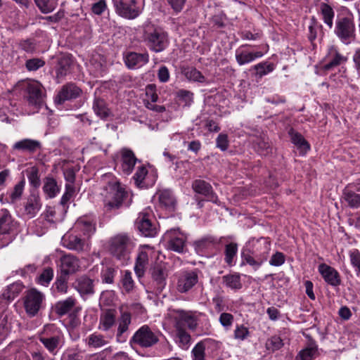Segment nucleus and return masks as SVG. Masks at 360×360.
I'll list each match as a JSON object with an SVG mask.
<instances>
[{"label":"nucleus","mask_w":360,"mask_h":360,"mask_svg":"<svg viewBox=\"0 0 360 360\" xmlns=\"http://www.w3.org/2000/svg\"><path fill=\"white\" fill-rule=\"evenodd\" d=\"M133 246V243L129 236L120 234L110 239L109 251L117 259L126 261L129 258Z\"/></svg>","instance_id":"1"},{"label":"nucleus","mask_w":360,"mask_h":360,"mask_svg":"<svg viewBox=\"0 0 360 360\" xmlns=\"http://www.w3.org/2000/svg\"><path fill=\"white\" fill-rule=\"evenodd\" d=\"M22 300L26 314L34 317L44 308L45 295L36 288H31L25 292Z\"/></svg>","instance_id":"2"},{"label":"nucleus","mask_w":360,"mask_h":360,"mask_svg":"<svg viewBox=\"0 0 360 360\" xmlns=\"http://www.w3.org/2000/svg\"><path fill=\"white\" fill-rule=\"evenodd\" d=\"M144 41L148 48L156 53L164 51L169 43L167 34L160 28L146 31Z\"/></svg>","instance_id":"3"},{"label":"nucleus","mask_w":360,"mask_h":360,"mask_svg":"<svg viewBox=\"0 0 360 360\" xmlns=\"http://www.w3.org/2000/svg\"><path fill=\"white\" fill-rule=\"evenodd\" d=\"M128 197V193L119 182L110 186L108 196L105 200L104 207L107 212L121 207L124 200Z\"/></svg>","instance_id":"4"},{"label":"nucleus","mask_w":360,"mask_h":360,"mask_svg":"<svg viewBox=\"0 0 360 360\" xmlns=\"http://www.w3.org/2000/svg\"><path fill=\"white\" fill-rule=\"evenodd\" d=\"M335 33L346 44L354 40L356 34L353 19L349 17L338 18L335 22Z\"/></svg>","instance_id":"5"},{"label":"nucleus","mask_w":360,"mask_h":360,"mask_svg":"<svg viewBox=\"0 0 360 360\" xmlns=\"http://www.w3.org/2000/svg\"><path fill=\"white\" fill-rule=\"evenodd\" d=\"M158 341V335L153 332L148 325H143L135 332L130 340V343L148 348L157 344Z\"/></svg>","instance_id":"6"},{"label":"nucleus","mask_w":360,"mask_h":360,"mask_svg":"<svg viewBox=\"0 0 360 360\" xmlns=\"http://www.w3.org/2000/svg\"><path fill=\"white\" fill-rule=\"evenodd\" d=\"M116 13L127 19H134L141 12L136 0H112Z\"/></svg>","instance_id":"7"},{"label":"nucleus","mask_w":360,"mask_h":360,"mask_svg":"<svg viewBox=\"0 0 360 360\" xmlns=\"http://www.w3.org/2000/svg\"><path fill=\"white\" fill-rule=\"evenodd\" d=\"M163 239L167 242L169 250L179 253L184 252L186 238L179 229H172L166 231Z\"/></svg>","instance_id":"8"},{"label":"nucleus","mask_w":360,"mask_h":360,"mask_svg":"<svg viewBox=\"0 0 360 360\" xmlns=\"http://www.w3.org/2000/svg\"><path fill=\"white\" fill-rule=\"evenodd\" d=\"M198 282V275L195 271H184L177 276L176 290L181 293H186Z\"/></svg>","instance_id":"9"},{"label":"nucleus","mask_w":360,"mask_h":360,"mask_svg":"<svg viewBox=\"0 0 360 360\" xmlns=\"http://www.w3.org/2000/svg\"><path fill=\"white\" fill-rule=\"evenodd\" d=\"M82 94V90L75 83L69 82L63 85L58 93L55 102L57 104H63L66 101H70L79 98Z\"/></svg>","instance_id":"10"},{"label":"nucleus","mask_w":360,"mask_h":360,"mask_svg":"<svg viewBox=\"0 0 360 360\" xmlns=\"http://www.w3.org/2000/svg\"><path fill=\"white\" fill-rule=\"evenodd\" d=\"M80 264L79 259L71 255H64L60 258V274L69 276L79 270Z\"/></svg>","instance_id":"11"},{"label":"nucleus","mask_w":360,"mask_h":360,"mask_svg":"<svg viewBox=\"0 0 360 360\" xmlns=\"http://www.w3.org/2000/svg\"><path fill=\"white\" fill-rule=\"evenodd\" d=\"M136 226L138 230L145 237H154L157 233L155 226L149 219V215L145 213H140L136 220Z\"/></svg>","instance_id":"12"},{"label":"nucleus","mask_w":360,"mask_h":360,"mask_svg":"<svg viewBox=\"0 0 360 360\" xmlns=\"http://www.w3.org/2000/svg\"><path fill=\"white\" fill-rule=\"evenodd\" d=\"M72 287L82 297L91 295L94 293V281L86 275L77 277L72 283Z\"/></svg>","instance_id":"13"},{"label":"nucleus","mask_w":360,"mask_h":360,"mask_svg":"<svg viewBox=\"0 0 360 360\" xmlns=\"http://www.w3.org/2000/svg\"><path fill=\"white\" fill-rule=\"evenodd\" d=\"M27 101L30 105L39 107L43 103V86L38 82L29 83L26 88Z\"/></svg>","instance_id":"14"},{"label":"nucleus","mask_w":360,"mask_h":360,"mask_svg":"<svg viewBox=\"0 0 360 360\" xmlns=\"http://www.w3.org/2000/svg\"><path fill=\"white\" fill-rule=\"evenodd\" d=\"M121 169L124 174H130L138 161L134 153L129 148H123L120 150Z\"/></svg>","instance_id":"15"},{"label":"nucleus","mask_w":360,"mask_h":360,"mask_svg":"<svg viewBox=\"0 0 360 360\" xmlns=\"http://www.w3.org/2000/svg\"><path fill=\"white\" fill-rule=\"evenodd\" d=\"M319 272L328 284L334 287L340 285V276L333 267L323 263L319 266Z\"/></svg>","instance_id":"16"},{"label":"nucleus","mask_w":360,"mask_h":360,"mask_svg":"<svg viewBox=\"0 0 360 360\" xmlns=\"http://www.w3.org/2000/svg\"><path fill=\"white\" fill-rule=\"evenodd\" d=\"M117 311L115 309H101L98 328L103 331H108L116 323Z\"/></svg>","instance_id":"17"},{"label":"nucleus","mask_w":360,"mask_h":360,"mask_svg":"<svg viewBox=\"0 0 360 360\" xmlns=\"http://www.w3.org/2000/svg\"><path fill=\"white\" fill-rule=\"evenodd\" d=\"M192 188L195 193L205 196L208 201L217 203L218 198L213 192L212 188L209 183L204 180L197 179L193 182Z\"/></svg>","instance_id":"18"},{"label":"nucleus","mask_w":360,"mask_h":360,"mask_svg":"<svg viewBox=\"0 0 360 360\" xmlns=\"http://www.w3.org/2000/svg\"><path fill=\"white\" fill-rule=\"evenodd\" d=\"M72 60L70 56L63 55L58 60L56 67V79L60 83L64 78L70 73Z\"/></svg>","instance_id":"19"},{"label":"nucleus","mask_w":360,"mask_h":360,"mask_svg":"<svg viewBox=\"0 0 360 360\" xmlns=\"http://www.w3.org/2000/svg\"><path fill=\"white\" fill-rule=\"evenodd\" d=\"M148 61L149 55L148 53H138L129 52L124 57V63L130 69L142 67L148 63Z\"/></svg>","instance_id":"20"},{"label":"nucleus","mask_w":360,"mask_h":360,"mask_svg":"<svg viewBox=\"0 0 360 360\" xmlns=\"http://www.w3.org/2000/svg\"><path fill=\"white\" fill-rule=\"evenodd\" d=\"M326 58L328 60V62L323 65V69L326 71L339 66L347 60V58L340 53L338 49L333 46L329 48Z\"/></svg>","instance_id":"21"},{"label":"nucleus","mask_w":360,"mask_h":360,"mask_svg":"<svg viewBox=\"0 0 360 360\" xmlns=\"http://www.w3.org/2000/svg\"><path fill=\"white\" fill-rule=\"evenodd\" d=\"M41 148V144L39 141L30 139H25L17 141L13 146V150L31 154L34 153L37 150H40Z\"/></svg>","instance_id":"22"},{"label":"nucleus","mask_w":360,"mask_h":360,"mask_svg":"<svg viewBox=\"0 0 360 360\" xmlns=\"http://www.w3.org/2000/svg\"><path fill=\"white\" fill-rule=\"evenodd\" d=\"M15 228V223L6 209L0 210V235L9 234Z\"/></svg>","instance_id":"23"},{"label":"nucleus","mask_w":360,"mask_h":360,"mask_svg":"<svg viewBox=\"0 0 360 360\" xmlns=\"http://www.w3.org/2000/svg\"><path fill=\"white\" fill-rule=\"evenodd\" d=\"M176 313L178 314L176 325L179 323V326L183 327V324L186 323L189 329L193 330L196 328L198 326V320L191 311L178 309L176 310Z\"/></svg>","instance_id":"24"},{"label":"nucleus","mask_w":360,"mask_h":360,"mask_svg":"<svg viewBox=\"0 0 360 360\" xmlns=\"http://www.w3.org/2000/svg\"><path fill=\"white\" fill-rule=\"evenodd\" d=\"M41 207L39 196L36 193H31L25 205V211L30 218L34 217Z\"/></svg>","instance_id":"25"},{"label":"nucleus","mask_w":360,"mask_h":360,"mask_svg":"<svg viewBox=\"0 0 360 360\" xmlns=\"http://www.w3.org/2000/svg\"><path fill=\"white\" fill-rule=\"evenodd\" d=\"M62 338L63 335L61 334H57L53 336L41 337L39 340L51 354L56 355Z\"/></svg>","instance_id":"26"},{"label":"nucleus","mask_w":360,"mask_h":360,"mask_svg":"<svg viewBox=\"0 0 360 360\" xmlns=\"http://www.w3.org/2000/svg\"><path fill=\"white\" fill-rule=\"evenodd\" d=\"M288 134L290 136L292 143L295 145L300 150V154L304 155L310 148L308 142L304 139L301 134L295 131L292 128L289 130Z\"/></svg>","instance_id":"27"},{"label":"nucleus","mask_w":360,"mask_h":360,"mask_svg":"<svg viewBox=\"0 0 360 360\" xmlns=\"http://www.w3.org/2000/svg\"><path fill=\"white\" fill-rule=\"evenodd\" d=\"M181 73L189 81L203 83L205 82V77L202 74L193 66L181 67Z\"/></svg>","instance_id":"28"},{"label":"nucleus","mask_w":360,"mask_h":360,"mask_svg":"<svg viewBox=\"0 0 360 360\" xmlns=\"http://www.w3.org/2000/svg\"><path fill=\"white\" fill-rule=\"evenodd\" d=\"M118 327L117 330V338H120L126 333L131 323V314L129 311H121L117 319Z\"/></svg>","instance_id":"29"},{"label":"nucleus","mask_w":360,"mask_h":360,"mask_svg":"<svg viewBox=\"0 0 360 360\" xmlns=\"http://www.w3.org/2000/svg\"><path fill=\"white\" fill-rule=\"evenodd\" d=\"M76 304V300L72 297H69L64 300L56 303L54 307L55 312L60 316L68 314Z\"/></svg>","instance_id":"30"},{"label":"nucleus","mask_w":360,"mask_h":360,"mask_svg":"<svg viewBox=\"0 0 360 360\" xmlns=\"http://www.w3.org/2000/svg\"><path fill=\"white\" fill-rule=\"evenodd\" d=\"M264 53L262 51L248 52L244 51H237L236 54V59L240 65H243L249 63L256 58L262 57Z\"/></svg>","instance_id":"31"},{"label":"nucleus","mask_w":360,"mask_h":360,"mask_svg":"<svg viewBox=\"0 0 360 360\" xmlns=\"http://www.w3.org/2000/svg\"><path fill=\"white\" fill-rule=\"evenodd\" d=\"M93 110L96 115L101 119H106L110 115V111L105 101L101 98L95 97L93 103Z\"/></svg>","instance_id":"32"},{"label":"nucleus","mask_w":360,"mask_h":360,"mask_svg":"<svg viewBox=\"0 0 360 360\" xmlns=\"http://www.w3.org/2000/svg\"><path fill=\"white\" fill-rule=\"evenodd\" d=\"M254 148L262 156H267L272 153V147L264 137H257L256 139Z\"/></svg>","instance_id":"33"},{"label":"nucleus","mask_w":360,"mask_h":360,"mask_svg":"<svg viewBox=\"0 0 360 360\" xmlns=\"http://www.w3.org/2000/svg\"><path fill=\"white\" fill-rule=\"evenodd\" d=\"M151 274L153 279L158 285V288H163L167 276L166 269L161 264H157L153 268Z\"/></svg>","instance_id":"34"},{"label":"nucleus","mask_w":360,"mask_h":360,"mask_svg":"<svg viewBox=\"0 0 360 360\" xmlns=\"http://www.w3.org/2000/svg\"><path fill=\"white\" fill-rule=\"evenodd\" d=\"M159 202L165 208L173 210L176 204V200L169 190L160 191L159 193Z\"/></svg>","instance_id":"35"},{"label":"nucleus","mask_w":360,"mask_h":360,"mask_svg":"<svg viewBox=\"0 0 360 360\" xmlns=\"http://www.w3.org/2000/svg\"><path fill=\"white\" fill-rule=\"evenodd\" d=\"M43 191L49 198H53L60 192V188L53 177H46L44 180Z\"/></svg>","instance_id":"36"},{"label":"nucleus","mask_w":360,"mask_h":360,"mask_svg":"<svg viewBox=\"0 0 360 360\" xmlns=\"http://www.w3.org/2000/svg\"><path fill=\"white\" fill-rule=\"evenodd\" d=\"M148 262V255L145 251H141L136 258L134 271L138 277L143 276Z\"/></svg>","instance_id":"37"},{"label":"nucleus","mask_w":360,"mask_h":360,"mask_svg":"<svg viewBox=\"0 0 360 360\" xmlns=\"http://www.w3.org/2000/svg\"><path fill=\"white\" fill-rule=\"evenodd\" d=\"M223 283L233 290H239L242 288L240 276L239 274H227L222 277Z\"/></svg>","instance_id":"38"},{"label":"nucleus","mask_w":360,"mask_h":360,"mask_svg":"<svg viewBox=\"0 0 360 360\" xmlns=\"http://www.w3.org/2000/svg\"><path fill=\"white\" fill-rule=\"evenodd\" d=\"M342 198L350 207L358 208L360 207V194H357L354 191L348 189H345Z\"/></svg>","instance_id":"39"},{"label":"nucleus","mask_w":360,"mask_h":360,"mask_svg":"<svg viewBox=\"0 0 360 360\" xmlns=\"http://www.w3.org/2000/svg\"><path fill=\"white\" fill-rule=\"evenodd\" d=\"M76 226L83 233L84 236L90 237L96 231V224L91 221L80 219L77 220Z\"/></svg>","instance_id":"40"},{"label":"nucleus","mask_w":360,"mask_h":360,"mask_svg":"<svg viewBox=\"0 0 360 360\" xmlns=\"http://www.w3.org/2000/svg\"><path fill=\"white\" fill-rule=\"evenodd\" d=\"M320 9L324 22L329 27V28H332L335 15L333 8L326 3H321L320 4Z\"/></svg>","instance_id":"41"},{"label":"nucleus","mask_w":360,"mask_h":360,"mask_svg":"<svg viewBox=\"0 0 360 360\" xmlns=\"http://www.w3.org/2000/svg\"><path fill=\"white\" fill-rule=\"evenodd\" d=\"M65 243V247L70 250L80 252L84 249V240L77 236H70Z\"/></svg>","instance_id":"42"},{"label":"nucleus","mask_w":360,"mask_h":360,"mask_svg":"<svg viewBox=\"0 0 360 360\" xmlns=\"http://www.w3.org/2000/svg\"><path fill=\"white\" fill-rule=\"evenodd\" d=\"M86 345L90 347L98 348L108 344L103 335L96 333L91 334L86 340Z\"/></svg>","instance_id":"43"},{"label":"nucleus","mask_w":360,"mask_h":360,"mask_svg":"<svg viewBox=\"0 0 360 360\" xmlns=\"http://www.w3.org/2000/svg\"><path fill=\"white\" fill-rule=\"evenodd\" d=\"M252 68L256 70V77L262 78L274 70V65L271 63L262 62L254 65Z\"/></svg>","instance_id":"44"},{"label":"nucleus","mask_w":360,"mask_h":360,"mask_svg":"<svg viewBox=\"0 0 360 360\" xmlns=\"http://www.w3.org/2000/svg\"><path fill=\"white\" fill-rule=\"evenodd\" d=\"M238 252V245L235 243H230L225 246V258L224 260L228 265L232 266L233 259Z\"/></svg>","instance_id":"45"},{"label":"nucleus","mask_w":360,"mask_h":360,"mask_svg":"<svg viewBox=\"0 0 360 360\" xmlns=\"http://www.w3.org/2000/svg\"><path fill=\"white\" fill-rule=\"evenodd\" d=\"M176 329L180 347L183 349H186L191 341V335L186 332L182 326H179V323L176 325Z\"/></svg>","instance_id":"46"},{"label":"nucleus","mask_w":360,"mask_h":360,"mask_svg":"<svg viewBox=\"0 0 360 360\" xmlns=\"http://www.w3.org/2000/svg\"><path fill=\"white\" fill-rule=\"evenodd\" d=\"M25 185V179H22L20 181H19L13 188V190L10 194V201L11 203H15L18 200H19L22 195L24 187Z\"/></svg>","instance_id":"47"},{"label":"nucleus","mask_w":360,"mask_h":360,"mask_svg":"<svg viewBox=\"0 0 360 360\" xmlns=\"http://www.w3.org/2000/svg\"><path fill=\"white\" fill-rule=\"evenodd\" d=\"M23 285L20 283H14L8 286L4 293V297L8 300H13L21 292Z\"/></svg>","instance_id":"48"},{"label":"nucleus","mask_w":360,"mask_h":360,"mask_svg":"<svg viewBox=\"0 0 360 360\" xmlns=\"http://www.w3.org/2000/svg\"><path fill=\"white\" fill-rule=\"evenodd\" d=\"M68 278L69 276H65L61 274L56 278V280L54 283V286L58 292L62 294L67 293L68 289Z\"/></svg>","instance_id":"49"},{"label":"nucleus","mask_w":360,"mask_h":360,"mask_svg":"<svg viewBox=\"0 0 360 360\" xmlns=\"http://www.w3.org/2000/svg\"><path fill=\"white\" fill-rule=\"evenodd\" d=\"M53 277V270L51 267L45 268L37 278V283L42 285H48Z\"/></svg>","instance_id":"50"},{"label":"nucleus","mask_w":360,"mask_h":360,"mask_svg":"<svg viewBox=\"0 0 360 360\" xmlns=\"http://www.w3.org/2000/svg\"><path fill=\"white\" fill-rule=\"evenodd\" d=\"M117 269L112 266H107L101 272V279L103 283L111 284L114 282V278Z\"/></svg>","instance_id":"51"},{"label":"nucleus","mask_w":360,"mask_h":360,"mask_svg":"<svg viewBox=\"0 0 360 360\" xmlns=\"http://www.w3.org/2000/svg\"><path fill=\"white\" fill-rule=\"evenodd\" d=\"M243 262L253 266L255 269H258L266 259V256H264L262 258L257 257L255 258L248 254H244L242 256Z\"/></svg>","instance_id":"52"},{"label":"nucleus","mask_w":360,"mask_h":360,"mask_svg":"<svg viewBox=\"0 0 360 360\" xmlns=\"http://www.w3.org/2000/svg\"><path fill=\"white\" fill-rule=\"evenodd\" d=\"M148 174V170L145 166L139 167L136 173L134 175V179L135 184L139 186L143 187L144 186V179Z\"/></svg>","instance_id":"53"},{"label":"nucleus","mask_w":360,"mask_h":360,"mask_svg":"<svg viewBox=\"0 0 360 360\" xmlns=\"http://www.w3.org/2000/svg\"><path fill=\"white\" fill-rule=\"evenodd\" d=\"M249 336L250 331L247 327L243 324L236 326L233 331V337L235 339L243 341Z\"/></svg>","instance_id":"54"},{"label":"nucleus","mask_w":360,"mask_h":360,"mask_svg":"<svg viewBox=\"0 0 360 360\" xmlns=\"http://www.w3.org/2000/svg\"><path fill=\"white\" fill-rule=\"evenodd\" d=\"M27 178L30 184L34 188H38L40 184V179L39 176L38 169L35 167L31 168L30 171L27 172Z\"/></svg>","instance_id":"55"},{"label":"nucleus","mask_w":360,"mask_h":360,"mask_svg":"<svg viewBox=\"0 0 360 360\" xmlns=\"http://www.w3.org/2000/svg\"><path fill=\"white\" fill-rule=\"evenodd\" d=\"M122 285L123 288L127 292L131 291L134 286V283L131 277V273L129 271H126L122 278Z\"/></svg>","instance_id":"56"},{"label":"nucleus","mask_w":360,"mask_h":360,"mask_svg":"<svg viewBox=\"0 0 360 360\" xmlns=\"http://www.w3.org/2000/svg\"><path fill=\"white\" fill-rule=\"evenodd\" d=\"M205 346L202 342H198L193 349V360H205Z\"/></svg>","instance_id":"57"},{"label":"nucleus","mask_w":360,"mask_h":360,"mask_svg":"<svg viewBox=\"0 0 360 360\" xmlns=\"http://www.w3.org/2000/svg\"><path fill=\"white\" fill-rule=\"evenodd\" d=\"M39 10L44 13H49L54 10V6L49 0H34Z\"/></svg>","instance_id":"58"},{"label":"nucleus","mask_w":360,"mask_h":360,"mask_svg":"<svg viewBox=\"0 0 360 360\" xmlns=\"http://www.w3.org/2000/svg\"><path fill=\"white\" fill-rule=\"evenodd\" d=\"M187 0H166L173 12L178 14L182 11Z\"/></svg>","instance_id":"59"},{"label":"nucleus","mask_w":360,"mask_h":360,"mask_svg":"<svg viewBox=\"0 0 360 360\" xmlns=\"http://www.w3.org/2000/svg\"><path fill=\"white\" fill-rule=\"evenodd\" d=\"M45 62L40 58H32L26 61L25 66L29 71H35L43 67Z\"/></svg>","instance_id":"60"},{"label":"nucleus","mask_w":360,"mask_h":360,"mask_svg":"<svg viewBox=\"0 0 360 360\" xmlns=\"http://www.w3.org/2000/svg\"><path fill=\"white\" fill-rule=\"evenodd\" d=\"M178 98L185 103L186 105H190L193 101V94L188 90L181 89L177 92Z\"/></svg>","instance_id":"61"},{"label":"nucleus","mask_w":360,"mask_h":360,"mask_svg":"<svg viewBox=\"0 0 360 360\" xmlns=\"http://www.w3.org/2000/svg\"><path fill=\"white\" fill-rule=\"evenodd\" d=\"M233 320V316L231 314L226 312L221 313L219 319V323L227 330L232 326Z\"/></svg>","instance_id":"62"},{"label":"nucleus","mask_w":360,"mask_h":360,"mask_svg":"<svg viewBox=\"0 0 360 360\" xmlns=\"http://www.w3.org/2000/svg\"><path fill=\"white\" fill-rule=\"evenodd\" d=\"M269 349L272 351L278 350L283 345V340L278 336H273L268 340L266 343Z\"/></svg>","instance_id":"63"},{"label":"nucleus","mask_w":360,"mask_h":360,"mask_svg":"<svg viewBox=\"0 0 360 360\" xmlns=\"http://www.w3.org/2000/svg\"><path fill=\"white\" fill-rule=\"evenodd\" d=\"M352 264L356 268V274L360 278V253L355 250L350 253Z\"/></svg>","instance_id":"64"}]
</instances>
